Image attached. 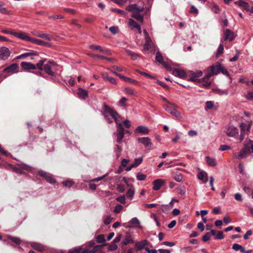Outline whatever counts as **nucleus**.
I'll use <instances>...</instances> for the list:
<instances>
[{
	"label": "nucleus",
	"instance_id": "1",
	"mask_svg": "<svg viewBox=\"0 0 253 253\" xmlns=\"http://www.w3.org/2000/svg\"><path fill=\"white\" fill-rule=\"evenodd\" d=\"M103 115L108 123L113 122L114 120L117 125V132L114 133L116 135V141L118 143H120L124 137L125 132H128V130L125 131L123 127V124L119 123L118 117L119 116L117 112L112 108L110 107L106 103H103Z\"/></svg>",
	"mask_w": 253,
	"mask_h": 253
},
{
	"label": "nucleus",
	"instance_id": "2",
	"mask_svg": "<svg viewBox=\"0 0 253 253\" xmlns=\"http://www.w3.org/2000/svg\"><path fill=\"white\" fill-rule=\"evenodd\" d=\"M224 133L229 137H233L235 139L241 142L244 139V134H239L238 128L235 126L229 124L225 127Z\"/></svg>",
	"mask_w": 253,
	"mask_h": 253
},
{
	"label": "nucleus",
	"instance_id": "3",
	"mask_svg": "<svg viewBox=\"0 0 253 253\" xmlns=\"http://www.w3.org/2000/svg\"><path fill=\"white\" fill-rule=\"evenodd\" d=\"M251 150L253 153V140H246V142L244 148L236 158H246L248 154L250 152Z\"/></svg>",
	"mask_w": 253,
	"mask_h": 253
},
{
	"label": "nucleus",
	"instance_id": "4",
	"mask_svg": "<svg viewBox=\"0 0 253 253\" xmlns=\"http://www.w3.org/2000/svg\"><path fill=\"white\" fill-rule=\"evenodd\" d=\"M163 108L166 111L175 117L177 119H181V115L180 113L176 110L177 106L175 104L171 102L168 105H164Z\"/></svg>",
	"mask_w": 253,
	"mask_h": 253
},
{
	"label": "nucleus",
	"instance_id": "5",
	"mask_svg": "<svg viewBox=\"0 0 253 253\" xmlns=\"http://www.w3.org/2000/svg\"><path fill=\"white\" fill-rule=\"evenodd\" d=\"M222 69V66L220 63H218L215 65L210 67V72L206 75V79L210 78L213 75H217L219 73Z\"/></svg>",
	"mask_w": 253,
	"mask_h": 253
},
{
	"label": "nucleus",
	"instance_id": "6",
	"mask_svg": "<svg viewBox=\"0 0 253 253\" xmlns=\"http://www.w3.org/2000/svg\"><path fill=\"white\" fill-rule=\"evenodd\" d=\"M56 65V63L53 61H50L48 63L45 64L43 69L46 74L53 76L54 72H53V68Z\"/></svg>",
	"mask_w": 253,
	"mask_h": 253
},
{
	"label": "nucleus",
	"instance_id": "7",
	"mask_svg": "<svg viewBox=\"0 0 253 253\" xmlns=\"http://www.w3.org/2000/svg\"><path fill=\"white\" fill-rule=\"evenodd\" d=\"M129 223L131 224V225H126L125 226L126 228H138L140 229H142V227L140 225V222L139 220L137 217L132 218L129 222Z\"/></svg>",
	"mask_w": 253,
	"mask_h": 253
},
{
	"label": "nucleus",
	"instance_id": "8",
	"mask_svg": "<svg viewBox=\"0 0 253 253\" xmlns=\"http://www.w3.org/2000/svg\"><path fill=\"white\" fill-rule=\"evenodd\" d=\"M89 48L92 50L97 51L101 53H103V54H107V55L111 54V52L109 50H108L107 49H103L100 45L91 44L89 46Z\"/></svg>",
	"mask_w": 253,
	"mask_h": 253
},
{
	"label": "nucleus",
	"instance_id": "9",
	"mask_svg": "<svg viewBox=\"0 0 253 253\" xmlns=\"http://www.w3.org/2000/svg\"><path fill=\"white\" fill-rule=\"evenodd\" d=\"M126 10L134 13L137 12H142L143 10V7L138 6L136 4L129 5L126 8Z\"/></svg>",
	"mask_w": 253,
	"mask_h": 253
},
{
	"label": "nucleus",
	"instance_id": "10",
	"mask_svg": "<svg viewBox=\"0 0 253 253\" xmlns=\"http://www.w3.org/2000/svg\"><path fill=\"white\" fill-rule=\"evenodd\" d=\"M126 10L134 13L137 12H142L143 10V7L138 6L136 4L129 5L126 8Z\"/></svg>",
	"mask_w": 253,
	"mask_h": 253
},
{
	"label": "nucleus",
	"instance_id": "11",
	"mask_svg": "<svg viewBox=\"0 0 253 253\" xmlns=\"http://www.w3.org/2000/svg\"><path fill=\"white\" fill-rule=\"evenodd\" d=\"M10 54V51L7 47L3 46L0 48V58L1 59H7Z\"/></svg>",
	"mask_w": 253,
	"mask_h": 253
},
{
	"label": "nucleus",
	"instance_id": "12",
	"mask_svg": "<svg viewBox=\"0 0 253 253\" xmlns=\"http://www.w3.org/2000/svg\"><path fill=\"white\" fill-rule=\"evenodd\" d=\"M39 174L41 176L44 177L49 183L52 184L55 182V180L53 178L52 176L50 174L42 170L39 171Z\"/></svg>",
	"mask_w": 253,
	"mask_h": 253
},
{
	"label": "nucleus",
	"instance_id": "13",
	"mask_svg": "<svg viewBox=\"0 0 253 253\" xmlns=\"http://www.w3.org/2000/svg\"><path fill=\"white\" fill-rule=\"evenodd\" d=\"M12 35L21 40H25L28 42H30L31 38L25 33L22 32H16L14 31V33H12Z\"/></svg>",
	"mask_w": 253,
	"mask_h": 253
},
{
	"label": "nucleus",
	"instance_id": "14",
	"mask_svg": "<svg viewBox=\"0 0 253 253\" xmlns=\"http://www.w3.org/2000/svg\"><path fill=\"white\" fill-rule=\"evenodd\" d=\"M166 183V181L162 179H157L153 182L154 190H158Z\"/></svg>",
	"mask_w": 253,
	"mask_h": 253
},
{
	"label": "nucleus",
	"instance_id": "15",
	"mask_svg": "<svg viewBox=\"0 0 253 253\" xmlns=\"http://www.w3.org/2000/svg\"><path fill=\"white\" fill-rule=\"evenodd\" d=\"M4 71L10 74L17 73L18 72V66L16 63L12 64L6 68L4 69Z\"/></svg>",
	"mask_w": 253,
	"mask_h": 253
},
{
	"label": "nucleus",
	"instance_id": "16",
	"mask_svg": "<svg viewBox=\"0 0 253 253\" xmlns=\"http://www.w3.org/2000/svg\"><path fill=\"white\" fill-rule=\"evenodd\" d=\"M128 25L131 28V29L133 30L134 28H135L138 31L139 34L141 33L140 26L133 19L131 18L129 19Z\"/></svg>",
	"mask_w": 253,
	"mask_h": 253
},
{
	"label": "nucleus",
	"instance_id": "17",
	"mask_svg": "<svg viewBox=\"0 0 253 253\" xmlns=\"http://www.w3.org/2000/svg\"><path fill=\"white\" fill-rule=\"evenodd\" d=\"M172 74L175 77H177L182 79H183L186 77V72L181 69H175L173 70L172 71Z\"/></svg>",
	"mask_w": 253,
	"mask_h": 253
},
{
	"label": "nucleus",
	"instance_id": "18",
	"mask_svg": "<svg viewBox=\"0 0 253 253\" xmlns=\"http://www.w3.org/2000/svg\"><path fill=\"white\" fill-rule=\"evenodd\" d=\"M139 142L143 144L145 147H151L152 146V142L151 139L148 137H144L142 138H139L138 139Z\"/></svg>",
	"mask_w": 253,
	"mask_h": 253
},
{
	"label": "nucleus",
	"instance_id": "19",
	"mask_svg": "<svg viewBox=\"0 0 253 253\" xmlns=\"http://www.w3.org/2000/svg\"><path fill=\"white\" fill-rule=\"evenodd\" d=\"M88 250L83 248V246L79 247L69 251L68 253H88Z\"/></svg>",
	"mask_w": 253,
	"mask_h": 253
},
{
	"label": "nucleus",
	"instance_id": "20",
	"mask_svg": "<svg viewBox=\"0 0 253 253\" xmlns=\"http://www.w3.org/2000/svg\"><path fill=\"white\" fill-rule=\"evenodd\" d=\"M202 75V71H198L196 73H192L191 74V77L190 78V80L195 82H200V80L199 78L201 77Z\"/></svg>",
	"mask_w": 253,
	"mask_h": 253
},
{
	"label": "nucleus",
	"instance_id": "21",
	"mask_svg": "<svg viewBox=\"0 0 253 253\" xmlns=\"http://www.w3.org/2000/svg\"><path fill=\"white\" fill-rule=\"evenodd\" d=\"M224 40H229V41H232L234 40V34L233 32L229 29H226L224 32Z\"/></svg>",
	"mask_w": 253,
	"mask_h": 253
},
{
	"label": "nucleus",
	"instance_id": "22",
	"mask_svg": "<svg viewBox=\"0 0 253 253\" xmlns=\"http://www.w3.org/2000/svg\"><path fill=\"white\" fill-rule=\"evenodd\" d=\"M21 66L24 70H29V69H36V66L35 65L32 64L29 62H22L21 63Z\"/></svg>",
	"mask_w": 253,
	"mask_h": 253
},
{
	"label": "nucleus",
	"instance_id": "23",
	"mask_svg": "<svg viewBox=\"0 0 253 253\" xmlns=\"http://www.w3.org/2000/svg\"><path fill=\"white\" fill-rule=\"evenodd\" d=\"M148 242L147 240H144L140 242H137L135 243V247L138 250H140L144 249L145 250L146 248H147L146 246L147 245Z\"/></svg>",
	"mask_w": 253,
	"mask_h": 253
},
{
	"label": "nucleus",
	"instance_id": "24",
	"mask_svg": "<svg viewBox=\"0 0 253 253\" xmlns=\"http://www.w3.org/2000/svg\"><path fill=\"white\" fill-rule=\"evenodd\" d=\"M135 132L143 134H147L149 133V130L147 127L143 126H140L137 127Z\"/></svg>",
	"mask_w": 253,
	"mask_h": 253
},
{
	"label": "nucleus",
	"instance_id": "25",
	"mask_svg": "<svg viewBox=\"0 0 253 253\" xmlns=\"http://www.w3.org/2000/svg\"><path fill=\"white\" fill-rule=\"evenodd\" d=\"M234 3L236 5H238L239 6L242 7L244 9L246 10H250L249 8V4L243 0H240L238 1H235Z\"/></svg>",
	"mask_w": 253,
	"mask_h": 253
},
{
	"label": "nucleus",
	"instance_id": "26",
	"mask_svg": "<svg viewBox=\"0 0 253 253\" xmlns=\"http://www.w3.org/2000/svg\"><path fill=\"white\" fill-rule=\"evenodd\" d=\"M205 161L207 165L211 167H215L217 165L216 159L214 158H211L209 156L205 157Z\"/></svg>",
	"mask_w": 253,
	"mask_h": 253
},
{
	"label": "nucleus",
	"instance_id": "27",
	"mask_svg": "<svg viewBox=\"0 0 253 253\" xmlns=\"http://www.w3.org/2000/svg\"><path fill=\"white\" fill-rule=\"evenodd\" d=\"M78 97L81 99H85L88 96V92L85 89L80 87L77 92Z\"/></svg>",
	"mask_w": 253,
	"mask_h": 253
},
{
	"label": "nucleus",
	"instance_id": "28",
	"mask_svg": "<svg viewBox=\"0 0 253 253\" xmlns=\"http://www.w3.org/2000/svg\"><path fill=\"white\" fill-rule=\"evenodd\" d=\"M198 178L199 180L206 183L208 181V174L205 172H200L197 174Z\"/></svg>",
	"mask_w": 253,
	"mask_h": 253
},
{
	"label": "nucleus",
	"instance_id": "29",
	"mask_svg": "<svg viewBox=\"0 0 253 253\" xmlns=\"http://www.w3.org/2000/svg\"><path fill=\"white\" fill-rule=\"evenodd\" d=\"M241 128V133L245 135V132L249 131L251 128V125L245 123H241L240 125Z\"/></svg>",
	"mask_w": 253,
	"mask_h": 253
},
{
	"label": "nucleus",
	"instance_id": "30",
	"mask_svg": "<svg viewBox=\"0 0 253 253\" xmlns=\"http://www.w3.org/2000/svg\"><path fill=\"white\" fill-rule=\"evenodd\" d=\"M206 75L205 77L202 79V80H200L199 83L201 86L205 87H208L211 84V81L209 80L210 78H208L206 79Z\"/></svg>",
	"mask_w": 253,
	"mask_h": 253
},
{
	"label": "nucleus",
	"instance_id": "31",
	"mask_svg": "<svg viewBox=\"0 0 253 253\" xmlns=\"http://www.w3.org/2000/svg\"><path fill=\"white\" fill-rule=\"evenodd\" d=\"M116 75L117 76H118L120 78L122 79L123 80H124L125 81H126V82H128V83L134 84H135L137 83V81H135L134 80H133V79H130L129 78L126 77L125 76H123V75H122L121 74H116Z\"/></svg>",
	"mask_w": 253,
	"mask_h": 253
},
{
	"label": "nucleus",
	"instance_id": "32",
	"mask_svg": "<svg viewBox=\"0 0 253 253\" xmlns=\"http://www.w3.org/2000/svg\"><path fill=\"white\" fill-rule=\"evenodd\" d=\"M152 42L149 37H145V43L144 45V50H148L150 48Z\"/></svg>",
	"mask_w": 253,
	"mask_h": 253
},
{
	"label": "nucleus",
	"instance_id": "33",
	"mask_svg": "<svg viewBox=\"0 0 253 253\" xmlns=\"http://www.w3.org/2000/svg\"><path fill=\"white\" fill-rule=\"evenodd\" d=\"M102 78L104 80L108 81L112 84H116V81L115 79L112 77H110L106 73L102 74Z\"/></svg>",
	"mask_w": 253,
	"mask_h": 253
},
{
	"label": "nucleus",
	"instance_id": "34",
	"mask_svg": "<svg viewBox=\"0 0 253 253\" xmlns=\"http://www.w3.org/2000/svg\"><path fill=\"white\" fill-rule=\"evenodd\" d=\"M135 193L134 188L133 186H131L129 189H128L126 193V196L130 199H133Z\"/></svg>",
	"mask_w": 253,
	"mask_h": 253
},
{
	"label": "nucleus",
	"instance_id": "35",
	"mask_svg": "<svg viewBox=\"0 0 253 253\" xmlns=\"http://www.w3.org/2000/svg\"><path fill=\"white\" fill-rule=\"evenodd\" d=\"M133 243V239L132 237L129 234H127L125 239L123 241V244L124 245H126L129 243Z\"/></svg>",
	"mask_w": 253,
	"mask_h": 253
},
{
	"label": "nucleus",
	"instance_id": "36",
	"mask_svg": "<svg viewBox=\"0 0 253 253\" xmlns=\"http://www.w3.org/2000/svg\"><path fill=\"white\" fill-rule=\"evenodd\" d=\"M156 60L160 63L163 64V65L166 67L168 68V65L167 64L164 63L163 62V57L161 54L159 52H157L156 54Z\"/></svg>",
	"mask_w": 253,
	"mask_h": 253
},
{
	"label": "nucleus",
	"instance_id": "37",
	"mask_svg": "<svg viewBox=\"0 0 253 253\" xmlns=\"http://www.w3.org/2000/svg\"><path fill=\"white\" fill-rule=\"evenodd\" d=\"M141 12H137L132 13L131 16L136 19L137 20L142 22L143 21V16L141 14Z\"/></svg>",
	"mask_w": 253,
	"mask_h": 253
},
{
	"label": "nucleus",
	"instance_id": "38",
	"mask_svg": "<svg viewBox=\"0 0 253 253\" xmlns=\"http://www.w3.org/2000/svg\"><path fill=\"white\" fill-rule=\"evenodd\" d=\"M31 245H32V247L34 249L37 250L39 251H42L44 249V247L42 245L37 243H33Z\"/></svg>",
	"mask_w": 253,
	"mask_h": 253
},
{
	"label": "nucleus",
	"instance_id": "39",
	"mask_svg": "<svg viewBox=\"0 0 253 253\" xmlns=\"http://www.w3.org/2000/svg\"><path fill=\"white\" fill-rule=\"evenodd\" d=\"M37 36L48 41H51L52 39L49 35L46 33H39Z\"/></svg>",
	"mask_w": 253,
	"mask_h": 253
},
{
	"label": "nucleus",
	"instance_id": "40",
	"mask_svg": "<svg viewBox=\"0 0 253 253\" xmlns=\"http://www.w3.org/2000/svg\"><path fill=\"white\" fill-rule=\"evenodd\" d=\"M96 240L97 242L98 243H103L106 241L105 236L103 234H101L96 236Z\"/></svg>",
	"mask_w": 253,
	"mask_h": 253
},
{
	"label": "nucleus",
	"instance_id": "41",
	"mask_svg": "<svg viewBox=\"0 0 253 253\" xmlns=\"http://www.w3.org/2000/svg\"><path fill=\"white\" fill-rule=\"evenodd\" d=\"M30 42L32 43H34L38 45H42L43 43V41H42V40H39V39H34L32 38H30Z\"/></svg>",
	"mask_w": 253,
	"mask_h": 253
},
{
	"label": "nucleus",
	"instance_id": "42",
	"mask_svg": "<svg viewBox=\"0 0 253 253\" xmlns=\"http://www.w3.org/2000/svg\"><path fill=\"white\" fill-rule=\"evenodd\" d=\"M142 158L135 159L133 164H131V167H136L139 166L142 162Z\"/></svg>",
	"mask_w": 253,
	"mask_h": 253
},
{
	"label": "nucleus",
	"instance_id": "43",
	"mask_svg": "<svg viewBox=\"0 0 253 253\" xmlns=\"http://www.w3.org/2000/svg\"><path fill=\"white\" fill-rule=\"evenodd\" d=\"M127 101V99L125 97H122L119 102L118 105L122 107H126V103Z\"/></svg>",
	"mask_w": 253,
	"mask_h": 253
},
{
	"label": "nucleus",
	"instance_id": "44",
	"mask_svg": "<svg viewBox=\"0 0 253 253\" xmlns=\"http://www.w3.org/2000/svg\"><path fill=\"white\" fill-rule=\"evenodd\" d=\"M126 51L128 55L131 57L133 60H135L138 57V55L136 53L131 51L130 50H126Z\"/></svg>",
	"mask_w": 253,
	"mask_h": 253
},
{
	"label": "nucleus",
	"instance_id": "45",
	"mask_svg": "<svg viewBox=\"0 0 253 253\" xmlns=\"http://www.w3.org/2000/svg\"><path fill=\"white\" fill-rule=\"evenodd\" d=\"M173 179L177 182H180L182 181L183 177L180 173H176L174 176Z\"/></svg>",
	"mask_w": 253,
	"mask_h": 253
},
{
	"label": "nucleus",
	"instance_id": "46",
	"mask_svg": "<svg viewBox=\"0 0 253 253\" xmlns=\"http://www.w3.org/2000/svg\"><path fill=\"white\" fill-rule=\"evenodd\" d=\"M8 238L14 243L16 244H20L21 243V240L20 238L15 237H12L10 236H8Z\"/></svg>",
	"mask_w": 253,
	"mask_h": 253
},
{
	"label": "nucleus",
	"instance_id": "47",
	"mask_svg": "<svg viewBox=\"0 0 253 253\" xmlns=\"http://www.w3.org/2000/svg\"><path fill=\"white\" fill-rule=\"evenodd\" d=\"M146 175L145 174H142L140 172L138 173L136 175V178L138 180L141 181L144 180L146 179Z\"/></svg>",
	"mask_w": 253,
	"mask_h": 253
},
{
	"label": "nucleus",
	"instance_id": "48",
	"mask_svg": "<svg viewBox=\"0 0 253 253\" xmlns=\"http://www.w3.org/2000/svg\"><path fill=\"white\" fill-rule=\"evenodd\" d=\"M109 31L113 34H116L119 33V28L117 26H112L110 27Z\"/></svg>",
	"mask_w": 253,
	"mask_h": 253
},
{
	"label": "nucleus",
	"instance_id": "49",
	"mask_svg": "<svg viewBox=\"0 0 253 253\" xmlns=\"http://www.w3.org/2000/svg\"><path fill=\"white\" fill-rule=\"evenodd\" d=\"M63 184L65 187H71L74 184V182L71 180H68L63 182Z\"/></svg>",
	"mask_w": 253,
	"mask_h": 253
},
{
	"label": "nucleus",
	"instance_id": "50",
	"mask_svg": "<svg viewBox=\"0 0 253 253\" xmlns=\"http://www.w3.org/2000/svg\"><path fill=\"white\" fill-rule=\"evenodd\" d=\"M116 200L120 202L122 204H125L126 203V196L123 195L120 197H117Z\"/></svg>",
	"mask_w": 253,
	"mask_h": 253
},
{
	"label": "nucleus",
	"instance_id": "51",
	"mask_svg": "<svg viewBox=\"0 0 253 253\" xmlns=\"http://www.w3.org/2000/svg\"><path fill=\"white\" fill-rule=\"evenodd\" d=\"M122 210L123 206L121 205L118 204L115 207L114 211L116 213H120Z\"/></svg>",
	"mask_w": 253,
	"mask_h": 253
},
{
	"label": "nucleus",
	"instance_id": "52",
	"mask_svg": "<svg viewBox=\"0 0 253 253\" xmlns=\"http://www.w3.org/2000/svg\"><path fill=\"white\" fill-rule=\"evenodd\" d=\"M178 193L181 195H185L186 193V189L184 186H181L177 188Z\"/></svg>",
	"mask_w": 253,
	"mask_h": 253
},
{
	"label": "nucleus",
	"instance_id": "53",
	"mask_svg": "<svg viewBox=\"0 0 253 253\" xmlns=\"http://www.w3.org/2000/svg\"><path fill=\"white\" fill-rule=\"evenodd\" d=\"M44 62V60H40L36 65V68H37L38 69L42 70L43 69V65Z\"/></svg>",
	"mask_w": 253,
	"mask_h": 253
},
{
	"label": "nucleus",
	"instance_id": "54",
	"mask_svg": "<svg viewBox=\"0 0 253 253\" xmlns=\"http://www.w3.org/2000/svg\"><path fill=\"white\" fill-rule=\"evenodd\" d=\"M117 245H116V243H115L113 242L111 243L110 244H109V249L111 251H115L116 250H117Z\"/></svg>",
	"mask_w": 253,
	"mask_h": 253
},
{
	"label": "nucleus",
	"instance_id": "55",
	"mask_svg": "<svg viewBox=\"0 0 253 253\" xmlns=\"http://www.w3.org/2000/svg\"><path fill=\"white\" fill-rule=\"evenodd\" d=\"M223 49H224L223 45L222 44V42L221 41V43L219 44V45L218 47V49H217V55H219V54L222 53L223 52Z\"/></svg>",
	"mask_w": 253,
	"mask_h": 253
},
{
	"label": "nucleus",
	"instance_id": "56",
	"mask_svg": "<svg viewBox=\"0 0 253 253\" xmlns=\"http://www.w3.org/2000/svg\"><path fill=\"white\" fill-rule=\"evenodd\" d=\"M216 92L218 93L219 95H227L228 94V91L226 90H222L220 89H217L216 90Z\"/></svg>",
	"mask_w": 253,
	"mask_h": 253
},
{
	"label": "nucleus",
	"instance_id": "57",
	"mask_svg": "<svg viewBox=\"0 0 253 253\" xmlns=\"http://www.w3.org/2000/svg\"><path fill=\"white\" fill-rule=\"evenodd\" d=\"M242 247H243L241 245H240L238 244H234L232 246V249L236 251L238 250L241 251Z\"/></svg>",
	"mask_w": 253,
	"mask_h": 253
},
{
	"label": "nucleus",
	"instance_id": "58",
	"mask_svg": "<svg viewBox=\"0 0 253 253\" xmlns=\"http://www.w3.org/2000/svg\"><path fill=\"white\" fill-rule=\"evenodd\" d=\"M224 238V235L223 232L222 231H219L217 235H216L215 239H223Z\"/></svg>",
	"mask_w": 253,
	"mask_h": 253
},
{
	"label": "nucleus",
	"instance_id": "59",
	"mask_svg": "<svg viewBox=\"0 0 253 253\" xmlns=\"http://www.w3.org/2000/svg\"><path fill=\"white\" fill-rule=\"evenodd\" d=\"M117 189L118 191H119L120 192H123L125 190V186L122 184H119L117 186Z\"/></svg>",
	"mask_w": 253,
	"mask_h": 253
},
{
	"label": "nucleus",
	"instance_id": "60",
	"mask_svg": "<svg viewBox=\"0 0 253 253\" xmlns=\"http://www.w3.org/2000/svg\"><path fill=\"white\" fill-rule=\"evenodd\" d=\"M211 234L210 233H207L203 237V241L204 242H207L209 240L211 237Z\"/></svg>",
	"mask_w": 253,
	"mask_h": 253
},
{
	"label": "nucleus",
	"instance_id": "61",
	"mask_svg": "<svg viewBox=\"0 0 253 253\" xmlns=\"http://www.w3.org/2000/svg\"><path fill=\"white\" fill-rule=\"evenodd\" d=\"M112 221V218L110 216H107L104 220V223L106 225L109 224Z\"/></svg>",
	"mask_w": 253,
	"mask_h": 253
},
{
	"label": "nucleus",
	"instance_id": "62",
	"mask_svg": "<svg viewBox=\"0 0 253 253\" xmlns=\"http://www.w3.org/2000/svg\"><path fill=\"white\" fill-rule=\"evenodd\" d=\"M190 12L191 13H193L197 15L198 13V10L195 6L192 5L191 7V9H190Z\"/></svg>",
	"mask_w": 253,
	"mask_h": 253
},
{
	"label": "nucleus",
	"instance_id": "63",
	"mask_svg": "<svg viewBox=\"0 0 253 253\" xmlns=\"http://www.w3.org/2000/svg\"><path fill=\"white\" fill-rule=\"evenodd\" d=\"M100 248V247L98 245H96L94 247V248L92 249V250L89 251L88 253H95L96 252H97L98 250H99Z\"/></svg>",
	"mask_w": 253,
	"mask_h": 253
},
{
	"label": "nucleus",
	"instance_id": "64",
	"mask_svg": "<svg viewBox=\"0 0 253 253\" xmlns=\"http://www.w3.org/2000/svg\"><path fill=\"white\" fill-rule=\"evenodd\" d=\"M230 147L228 145H221L220 148H219V150L220 151H225V150H229L230 149Z\"/></svg>",
	"mask_w": 253,
	"mask_h": 253
}]
</instances>
